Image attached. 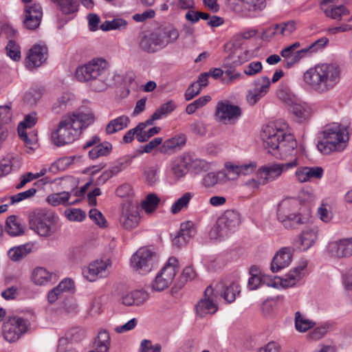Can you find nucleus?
Instances as JSON below:
<instances>
[{"label":"nucleus","mask_w":352,"mask_h":352,"mask_svg":"<svg viewBox=\"0 0 352 352\" xmlns=\"http://www.w3.org/2000/svg\"><path fill=\"white\" fill-rule=\"evenodd\" d=\"M193 196L194 194L192 192H188L184 193L172 205L170 208L172 213L177 214L183 208H186Z\"/></svg>","instance_id":"49"},{"label":"nucleus","mask_w":352,"mask_h":352,"mask_svg":"<svg viewBox=\"0 0 352 352\" xmlns=\"http://www.w3.org/2000/svg\"><path fill=\"white\" fill-rule=\"evenodd\" d=\"M70 198V192H61L58 193H54L50 195L47 197V201L53 206H57L60 205H70L74 204L77 201H74L71 203L69 202Z\"/></svg>","instance_id":"41"},{"label":"nucleus","mask_w":352,"mask_h":352,"mask_svg":"<svg viewBox=\"0 0 352 352\" xmlns=\"http://www.w3.org/2000/svg\"><path fill=\"white\" fill-rule=\"evenodd\" d=\"M108 63L104 58H97L87 64L78 67L76 76L79 81H91V89L95 91H103L114 85V75L108 69Z\"/></svg>","instance_id":"4"},{"label":"nucleus","mask_w":352,"mask_h":352,"mask_svg":"<svg viewBox=\"0 0 352 352\" xmlns=\"http://www.w3.org/2000/svg\"><path fill=\"white\" fill-rule=\"evenodd\" d=\"M89 218L98 226L104 228L107 226V221L102 214L97 209H91L89 212Z\"/></svg>","instance_id":"62"},{"label":"nucleus","mask_w":352,"mask_h":352,"mask_svg":"<svg viewBox=\"0 0 352 352\" xmlns=\"http://www.w3.org/2000/svg\"><path fill=\"white\" fill-rule=\"evenodd\" d=\"M241 223L239 214L234 210H226L217 222L216 230L220 237L227 236Z\"/></svg>","instance_id":"13"},{"label":"nucleus","mask_w":352,"mask_h":352,"mask_svg":"<svg viewBox=\"0 0 352 352\" xmlns=\"http://www.w3.org/2000/svg\"><path fill=\"white\" fill-rule=\"evenodd\" d=\"M160 201L155 194H149L142 202V208L146 213H151L157 208Z\"/></svg>","instance_id":"51"},{"label":"nucleus","mask_w":352,"mask_h":352,"mask_svg":"<svg viewBox=\"0 0 352 352\" xmlns=\"http://www.w3.org/2000/svg\"><path fill=\"white\" fill-rule=\"evenodd\" d=\"M7 232L11 236H18L24 232L25 226L22 224L21 220L16 216L9 217L6 221Z\"/></svg>","instance_id":"39"},{"label":"nucleus","mask_w":352,"mask_h":352,"mask_svg":"<svg viewBox=\"0 0 352 352\" xmlns=\"http://www.w3.org/2000/svg\"><path fill=\"white\" fill-rule=\"evenodd\" d=\"M69 101V96L68 94H63L59 97L57 100L54 103L52 110L54 113L58 114L63 112L67 107Z\"/></svg>","instance_id":"54"},{"label":"nucleus","mask_w":352,"mask_h":352,"mask_svg":"<svg viewBox=\"0 0 352 352\" xmlns=\"http://www.w3.org/2000/svg\"><path fill=\"white\" fill-rule=\"evenodd\" d=\"M128 23L121 18L113 19L111 21H105L100 25L103 31H109L112 30H122L126 29Z\"/></svg>","instance_id":"48"},{"label":"nucleus","mask_w":352,"mask_h":352,"mask_svg":"<svg viewBox=\"0 0 352 352\" xmlns=\"http://www.w3.org/2000/svg\"><path fill=\"white\" fill-rule=\"evenodd\" d=\"M56 279V275L45 268L37 267L32 272V280L34 284L43 285Z\"/></svg>","instance_id":"34"},{"label":"nucleus","mask_w":352,"mask_h":352,"mask_svg":"<svg viewBox=\"0 0 352 352\" xmlns=\"http://www.w3.org/2000/svg\"><path fill=\"white\" fill-rule=\"evenodd\" d=\"M178 270L177 259L175 257H170L153 282V289L160 292L167 288L172 283Z\"/></svg>","instance_id":"10"},{"label":"nucleus","mask_w":352,"mask_h":352,"mask_svg":"<svg viewBox=\"0 0 352 352\" xmlns=\"http://www.w3.org/2000/svg\"><path fill=\"white\" fill-rule=\"evenodd\" d=\"M223 173H208L202 179V184L206 188L213 187L214 185L219 184L224 179L226 176Z\"/></svg>","instance_id":"47"},{"label":"nucleus","mask_w":352,"mask_h":352,"mask_svg":"<svg viewBox=\"0 0 352 352\" xmlns=\"http://www.w3.org/2000/svg\"><path fill=\"white\" fill-rule=\"evenodd\" d=\"M36 192V189L35 188H31L28 190L14 195L10 197L11 204H14L23 200L30 199L34 197Z\"/></svg>","instance_id":"58"},{"label":"nucleus","mask_w":352,"mask_h":352,"mask_svg":"<svg viewBox=\"0 0 352 352\" xmlns=\"http://www.w3.org/2000/svg\"><path fill=\"white\" fill-rule=\"evenodd\" d=\"M224 283L223 282H222ZM225 285V284H223ZM221 296L228 302L234 301L237 294L240 293L239 285L238 283L233 282L228 286L224 285L223 288L220 289Z\"/></svg>","instance_id":"43"},{"label":"nucleus","mask_w":352,"mask_h":352,"mask_svg":"<svg viewBox=\"0 0 352 352\" xmlns=\"http://www.w3.org/2000/svg\"><path fill=\"white\" fill-rule=\"evenodd\" d=\"M241 108L229 101H219L217 104L215 118L224 124H234L241 116Z\"/></svg>","instance_id":"12"},{"label":"nucleus","mask_w":352,"mask_h":352,"mask_svg":"<svg viewBox=\"0 0 352 352\" xmlns=\"http://www.w3.org/2000/svg\"><path fill=\"white\" fill-rule=\"evenodd\" d=\"M100 142V138L97 135H95L87 141L84 145V148H87L96 145L89 151V156L92 160L96 159L101 156H107L111 153L112 150V145L111 143L108 142H104L103 143Z\"/></svg>","instance_id":"21"},{"label":"nucleus","mask_w":352,"mask_h":352,"mask_svg":"<svg viewBox=\"0 0 352 352\" xmlns=\"http://www.w3.org/2000/svg\"><path fill=\"white\" fill-rule=\"evenodd\" d=\"M326 251L329 256L333 258H342L351 257L346 238L329 242L326 247Z\"/></svg>","instance_id":"23"},{"label":"nucleus","mask_w":352,"mask_h":352,"mask_svg":"<svg viewBox=\"0 0 352 352\" xmlns=\"http://www.w3.org/2000/svg\"><path fill=\"white\" fill-rule=\"evenodd\" d=\"M292 252L288 248H283L278 250L273 258L271 270L273 272H277L279 270L289 266L292 261Z\"/></svg>","instance_id":"27"},{"label":"nucleus","mask_w":352,"mask_h":352,"mask_svg":"<svg viewBox=\"0 0 352 352\" xmlns=\"http://www.w3.org/2000/svg\"><path fill=\"white\" fill-rule=\"evenodd\" d=\"M25 4L24 26L29 30H35L39 26L43 17L41 6L32 1Z\"/></svg>","instance_id":"17"},{"label":"nucleus","mask_w":352,"mask_h":352,"mask_svg":"<svg viewBox=\"0 0 352 352\" xmlns=\"http://www.w3.org/2000/svg\"><path fill=\"white\" fill-rule=\"evenodd\" d=\"M148 125L146 121L139 123L136 127L128 131L123 137V141L125 143H130L133 141L134 136L138 135L139 131H143Z\"/></svg>","instance_id":"59"},{"label":"nucleus","mask_w":352,"mask_h":352,"mask_svg":"<svg viewBox=\"0 0 352 352\" xmlns=\"http://www.w3.org/2000/svg\"><path fill=\"white\" fill-rule=\"evenodd\" d=\"M129 121V118L126 116H122L112 120L106 126L107 133L113 134L126 128Z\"/></svg>","instance_id":"40"},{"label":"nucleus","mask_w":352,"mask_h":352,"mask_svg":"<svg viewBox=\"0 0 352 352\" xmlns=\"http://www.w3.org/2000/svg\"><path fill=\"white\" fill-rule=\"evenodd\" d=\"M322 136V140L317 144V148L323 154L343 151L349 139L346 129L338 123L326 126Z\"/></svg>","instance_id":"5"},{"label":"nucleus","mask_w":352,"mask_h":352,"mask_svg":"<svg viewBox=\"0 0 352 352\" xmlns=\"http://www.w3.org/2000/svg\"><path fill=\"white\" fill-rule=\"evenodd\" d=\"M31 251L28 244L14 247L8 251V256L12 261H18L27 256Z\"/></svg>","instance_id":"45"},{"label":"nucleus","mask_w":352,"mask_h":352,"mask_svg":"<svg viewBox=\"0 0 352 352\" xmlns=\"http://www.w3.org/2000/svg\"><path fill=\"white\" fill-rule=\"evenodd\" d=\"M298 165V161L296 158L292 162L273 164L260 168L257 171L258 180H249L246 184L250 187L258 188L260 185H265L278 178L283 172L294 168Z\"/></svg>","instance_id":"7"},{"label":"nucleus","mask_w":352,"mask_h":352,"mask_svg":"<svg viewBox=\"0 0 352 352\" xmlns=\"http://www.w3.org/2000/svg\"><path fill=\"white\" fill-rule=\"evenodd\" d=\"M292 111L299 122L307 121L313 114L311 106L306 102L294 104Z\"/></svg>","instance_id":"35"},{"label":"nucleus","mask_w":352,"mask_h":352,"mask_svg":"<svg viewBox=\"0 0 352 352\" xmlns=\"http://www.w3.org/2000/svg\"><path fill=\"white\" fill-rule=\"evenodd\" d=\"M210 100L211 97L210 96H201L192 103H190L187 105L186 108V112L188 115H191L194 113L197 109L205 106L208 102L210 101Z\"/></svg>","instance_id":"52"},{"label":"nucleus","mask_w":352,"mask_h":352,"mask_svg":"<svg viewBox=\"0 0 352 352\" xmlns=\"http://www.w3.org/2000/svg\"><path fill=\"white\" fill-rule=\"evenodd\" d=\"M328 42L329 40L327 38L322 37L312 43L309 46L301 50H296L294 54V58H293L292 61H289L287 63L288 66H291L299 62L308 54H311L318 50H320L328 43Z\"/></svg>","instance_id":"24"},{"label":"nucleus","mask_w":352,"mask_h":352,"mask_svg":"<svg viewBox=\"0 0 352 352\" xmlns=\"http://www.w3.org/2000/svg\"><path fill=\"white\" fill-rule=\"evenodd\" d=\"M337 0H322L320 8L324 15L333 20L340 21L349 14V11L344 5H337Z\"/></svg>","instance_id":"19"},{"label":"nucleus","mask_w":352,"mask_h":352,"mask_svg":"<svg viewBox=\"0 0 352 352\" xmlns=\"http://www.w3.org/2000/svg\"><path fill=\"white\" fill-rule=\"evenodd\" d=\"M111 338L109 331L104 329L100 330L94 340V348L96 350L109 352Z\"/></svg>","instance_id":"38"},{"label":"nucleus","mask_w":352,"mask_h":352,"mask_svg":"<svg viewBox=\"0 0 352 352\" xmlns=\"http://www.w3.org/2000/svg\"><path fill=\"white\" fill-rule=\"evenodd\" d=\"M287 129L286 122L276 120L266 125L261 133L264 147L278 158L291 155L297 146L294 135L288 133Z\"/></svg>","instance_id":"1"},{"label":"nucleus","mask_w":352,"mask_h":352,"mask_svg":"<svg viewBox=\"0 0 352 352\" xmlns=\"http://www.w3.org/2000/svg\"><path fill=\"white\" fill-rule=\"evenodd\" d=\"M158 169L156 167H148L144 171L145 182L149 184L153 185L158 181L157 177Z\"/></svg>","instance_id":"61"},{"label":"nucleus","mask_w":352,"mask_h":352,"mask_svg":"<svg viewBox=\"0 0 352 352\" xmlns=\"http://www.w3.org/2000/svg\"><path fill=\"white\" fill-rule=\"evenodd\" d=\"M262 69L263 65L260 61H252L245 66L243 72L248 76H252L259 74Z\"/></svg>","instance_id":"60"},{"label":"nucleus","mask_w":352,"mask_h":352,"mask_svg":"<svg viewBox=\"0 0 352 352\" xmlns=\"http://www.w3.org/2000/svg\"><path fill=\"white\" fill-rule=\"evenodd\" d=\"M140 216L138 207L132 204H124L119 219L121 227L125 230H132L140 223Z\"/></svg>","instance_id":"15"},{"label":"nucleus","mask_w":352,"mask_h":352,"mask_svg":"<svg viewBox=\"0 0 352 352\" xmlns=\"http://www.w3.org/2000/svg\"><path fill=\"white\" fill-rule=\"evenodd\" d=\"M341 70L336 63H320L310 67L303 74V80L311 89L323 94L332 89L340 81Z\"/></svg>","instance_id":"3"},{"label":"nucleus","mask_w":352,"mask_h":352,"mask_svg":"<svg viewBox=\"0 0 352 352\" xmlns=\"http://www.w3.org/2000/svg\"><path fill=\"white\" fill-rule=\"evenodd\" d=\"M36 113L29 114L25 116L24 120L19 123L18 126V133L21 140L24 142L25 146L30 150H34L37 142L36 134L31 131L27 132L28 129L32 128L36 123Z\"/></svg>","instance_id":"14"},{"label":"nucleus","mask_w":352,"mask_h":352,"mask_svg":"<svg viewBox=\"0 0 352 352\" xmlns=\"http://www.w3.org/2000/svg\"><path fill=\"white\" fill-rule=\"evenodd\" d=\"M328 42L329 40L327 38L322 37L312 43L309 46L301 50H296L294 54V58H293L292 61H289L287 63L288 66H291L299 62L308 54H311L318 50H320L328 43Z\"/></svg>","instance_id":"25"},{"label":"nucleus","mask_w":352,"mask_h":352,"mask_svg":"<svg viewBox=\"0 0 352 352\" xmlns=\"http://www.w3.org/2000/svg\"><path fill=\"white\" fill-rule=\"evenodd\" d=\"M270 85L271 81L267 76H262L255 80L254 81V87L248 91L246 96L248 102L251 105L255 104L267 94Z\"/></svg>","instance_id":"18"},{"label":"nucleus","mask_w":352,"mask_h":352,"mask_svg":"<svg viewBox=\"0 0 352 352\" xmlns=\"http://www.w3.org/2000/svg\"><path fill=\"white\" fill-rule=\"evenodd\" d=\"M296 23L294 21H287L286 23H282L280 24H276L267 28L263 32V35L270 34L271 36L280 34L283 36H289L296 30Z\"/></svg>","instance_id":"33"},{"label":"nucleus","mask_w":352,"mask_h":352,"mask_svg":"<svg viewBox=\"0 0 352 352\" xmlns=\"http://www.w3.org/2000/svg\"><path fill=\"white\" fill-rule=\"evenodd\" d=\"M94 121V116L91 113H68L62 117L57 128L52 131L50 140L57 146L70 144Z\"/></svg>","instance_id":"2"},{"label":"nucleus","mask_w":352,"mask_h":352,"mask_svg":"<svg viewBox=\"0 0 352 352\" xmlns=\"http://www.w3.org/2000/svg\"><path fill=\"white\" fill-rule=\"evenodd\" d=\"M189 165V157L186 155H182L172 162L170 171L175 177L179 179L187 174Z\"/></svg>","instance_id":"32"},{"label":"nucleus","mask_w":352,"mask_h":352,"mask_svg":"<svg viewBox=\"0 0 352 352\" xmlns=\"http://www.w3.org/2000/svg\"><path fill=\"white\" fill-rule=\"evenodd\" d=\"M306 264L298 266L289 271L283 278H279L280 285L283 288L294 286L303 276Z\"/></svg>","instance_id":"30"},{"label":"nucleus","mask_w":352,"mask_h":352,"mask_svg":"<svg viewBox=\"0 0 352 352\" xmlns=\"http://www.w3.org/2000/svg\"><path fill=\"white\" fill-rule=\"evenodd\" d=\"M28 219L30 228L41 236H50L59 229L58 217L46 209L34 210L29 214Z\"/></svg>","instance_id":"6"},{"label":"nucleus","mask_w":352,"mask_h":352,"mask_svg":"<svg viewBox=\"0 0 352 352\" xmlns=\"http://www.w3.org/2000/svg\"><path fill=\"white\" fill-rule=\"evenodd\" d=\"M65 14L74 13L78 10V3L75 0H52Z\"/></svg>","instance_id":"46"},{"label":"nucleus","mask_w":352,"mask_h":352,"mask_svg":"<svg viewBox=\"0 0 352 352\" xmlns=\"http://www.w3.org/2000/svg\"><path fill=\"white\" fill-rule=\"evenodd\" d=\"M323 175V169L320 166H300L294 174L296 179L305 183L311 181L312 179H320Z\"/></svg>","instance_id":"26"},{"label":"nucleus","mask_w":352,"mask_h":352,"mask_svg":"<svg viewBox=\"0 0 352 352\" xmlns=\"http://www.w3.org/2000/svg\"><path fill=\"white\" fill-rule=\"evenodd\" d=\"M157 262V254L148 247L140 248L131 258V267L140 274L149 273Z\"/></svg>","instance_id":"8"},{"label":"nucleus","mask_w":352,"mask_h":352,"mask_svg":"<svg viewBox=\"0 0 352 352\" xmlns=\"http://www.w3.org/2000/svg\"><path fill=\"white\" fill-rule=\"evenodd\" d=\"M148 298L147 292L143 290H135L129 292L121 298V302L126 306H139Z\"/></svg>","instance_id":"31"},{"label":"nucleus","mask_w":352,"mask_h":352,"mask_svg":"<svg viewBox=\"0 0 352 352\" xmlns=\"http://www.w3.org/2000/svg\"><path fill=\"white\" fill-rule=\"evenodd\" d=\"M223 287V283H219L216 285L215 288L210 285L206 289L204 298L198 302L195 307L197 315L204 317L207 314H213L217 311V296L214 292L219 293Z\"/></svg>","instance_id":"11"},{"label":"nucleus","mask_w":352,"mask_h":352,"mask_svg":"<svg viewBox=\"0 0 352 352\" xmlns=\"http://www.w3.org/2000/svg\"><path fill=\"white\" fill-rule=\"evenodd\" d=\"M267 277L263 276L261 277L256 274H252L248 280V287L250 289H256L259 285L267 284L268 286L276 287V283L271 280L270 283H267Z\"/></svg>","instance_id":"50"},{"label":"nucleus","mask_w":352,"mask_h":352,"mask_svg":"<svg viewBox=\"0 0 352 352\" xmlns=\"http://www.w3.org/2000/svg\"><path fill=\"white\" fill-rule=\"evenodd\" d=\"M180 234L188 241L195 234V229L192 222L187 221L182 223L180 226Z\"/></svg>","instance_id":"56"},{"label":"nucleus","mask_w":352,"mask_h":352,"mask_svg":"<svg viewBox=\"0 0 352 352\" xmlns=\"http://www.w3.org/2000/svg\"><path fill=\"white\" fill-rule=\"evenodd\" d=\"M300 42H295L293 44L285 47L280 52V55L285 59H289V61H292L293 58H294L295 52L296 50L300 47Z\"/></svg>","instance_id":"63"},{"label":"nucleus","mask_w":352,"mask_h":352,"mask_svg":"<svg viewBox=\"0 0 352 352\" xmlns=\"http://www.w3.org/2000/svg\"><path fill=\"white\" fill-rule=\"evenodd\" d=\"M176 108L175 104L173 101H168L162 104L151 116L150 118L146 120V124L151 125L155 120L161 119L173 112Z\"/></svg>","instance_id":"37"},{"label":"nucleus","mask_w":352,"mask_h":352,"mask_svg":"<svg viewBox=\"0 0 352 352\" xmlns=\"http://www.w3.org/2000/svg\"><path fill=\"white\" fill-rule=\"evenodd\" d=\"M42 90L39 88H33L30 89L25 95V102L30 105L34 104L41 98Z\"/></svg>","instance_id":"55"},{"label":"nucleus","mask_w":352,"mask_h":352,"mask_svg":"<svg viewBox=\"0 0 352 352\" xmlns=\"http://www.w3.org/2000/svg\"><path fill=\"white\" fill-rule=\"evenodd\" d=\"M227 176L229 179H234L240 175H248L253 173L256 168V164L251 163L241 166L227 165Z\"/></svg>","instance_id":"36"},{"label":"nucleus","mask_w":352,"mask_h":352,"mask_svg":"<svg viewBox=\"0 0 352 352\" xmlns=\"http://www.w3.org/2000/svg\"><path fill=\"white\" fill-rule=\"evenodd\" d=\"M316 322L299 311L295 313V327L299 332H306L313 328Z\"/></svg>","instance_id":"42"},{"label":"nucleus","mask_w":352,"mask_h":352,"mask_svg":"<svg viewBox=\"0 0 352 352\" xmlns=\"http://www.w3.org/2000/svg\"><path fill=\"white\" fill-rule=\"evenodd\" d=\"M140 46L141 49L147 52H154L157 50V47L156 43H154L151 33L142 37L140 43Z\"/></svg>","instance_id":"53"},{"label":"nucleus","mask_w":352,"mask_h":352,"mask_svg":"<svg viewBox=\"0 0 352 352\" xmlns=\"http://www.w3.org/2000/svg\"><path fill=\"white\" fill-rule=\"evenodd\" d=\"M302 209H303V207L297 199L294 198L285 199L278 206V219L279 221H285V218H288L290 215L296 213Z\"/></svg>","instance_id":"22"},{"label":"nucleus","mask_w":352,"mask_h":352,"mask_svg":"<svg viewBox=\"0 0 352 352\" xmlns=\"http://www.w3.org/2000/svg\"><path fill=\"white\" fill-rule=\"evenodd\" d=\"M28 329L27 321L19 316L7 317L2 325L3 338L10 343L17 341Z\"/></svg>","instance_id":"9"},{"label":"nucleus","mask_w":352,"mask_h":352,"mask_svg":"<svg viewBox=\"0 0 352 352\" xmlns=\"http://www.w3.org/2000/svg\"><path fill=\"white\" fill-rule=\"evenodd\" d=\"M47 49L39 45H33L29 50L26 58L25 65L29 69L40 67L46 60Z\"/></svg>","instance_id":"20"},{"label":"nucleus","mask_w":352,"mask_h":352,"mask_svg":"<svg viewBox=\"0 0 352 352\" xmlns=\"http://www.w3.org/2000/svg\"><path fill=\"white\" fill-rule=\"evenodd\" d=\"M186 142V137L184 134L177 135L170 139L166 140L163 145L162 148L165 151L169 150L180 148L185 145Z\"/></svg>","instance_id":"44"},{"label":"nucleus","mask_w":352,"mask_h":352,"mask_svg":"<svg viewBox=\"0 0 352 352\" xmlns=\"http://www.w3.org/2000/svg\"><path fill=\"white\" fill-rule=\"evenodd\" d=\"M6 49L8 56L12 60L17 61L21 58L20 47L14 41H10Z\"/></svg>","instance_id":"57"},{"label":"nucleus","mask_w":352,"mask_h":352,"mask_svg":"<svg viewBox=\"0 0 352 352\" xmlns=\"http://www.w3.org/2000/svg\"><path fill=\"white\" fill-rule=\"evenodd\" d=\"M111 261L109 258L96 260L83 270V276L89 281H95L99 278L106 277L109 273Z\"/></svg>","instance_id":"16"},{"label":"nucleus","mask_w":352,"mask_h":352,"mask_svg":"<svg viewBox=\"0 0 352 352\" xmlns=\"http://www.w3.org/2000/svg\"><path fill=\"white\" fill-rule=\"evenodd\" d=\"M318 229L316 227L307 228L303 230L298 236L299 248L306 251L310 248L318 239Z\"/></svg>","instance_id":"29"},{"label":"nucleus","mask_w":352,"mask_h":352,"mask_svg":"<svg viewBox=\"0 0 352 352\" xmlns=\"http://www.w3.org/2000/svg\"><path fill=\"white\" fill-rule=\"evenodd\" d=\"M160 131V128L154 126L148 131H139V133L137 135V140L140 142H144L148 141L152 136L157 134Z\"/></svg>","instance_id":"64"},{"label":"nucleus","mask_w":352,"mask_h":352,"mask_svg":"<svg viewBox=\"0 0 352 352\" xmlns=\"http://www.w3.org/2000/svg\"><path fill=\"white\" fill-rule=\"evenodd\" d=\"M311 214L309 210L305 212L303 209L280 221L286 228L295 229L299 226L306 224L309 221Z\"/></svg>","instance_id":"28"}]
</instances>
